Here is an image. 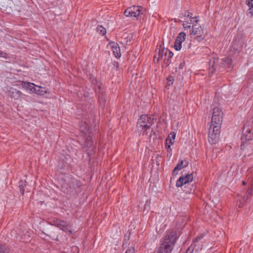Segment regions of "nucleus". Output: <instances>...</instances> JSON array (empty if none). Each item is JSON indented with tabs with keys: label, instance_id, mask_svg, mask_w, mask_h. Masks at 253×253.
I'll list each match as a JSON object with an SVG mask.
<instances>
[{
	"label": "nucleus",
	"instance_id": "36",
	"mask_svg": "<svg viewBox=\"0 0 253 253\" xmlns=\"http://www.w3.org/2000/svg\"><path fill=\"white\" fill-rule=\"evenodd\" d=\"M148 203H149V204H150V202H149V201H147L146 202V204H148Z\"/></svg>",
	"mask_w": 253,
	"mask_h": 253
},
{
	"label": "nucleus",
	"instance_id": "26",
	"mask_svg": "<svg viewBox=\"0 0 253 253\" xmlns=\"http://www.w3.org/2000/svg\"><path fill=\"white\" fill-rule=\"evenodd\" d=\"M97 31L102 35H104L106 33V29L102 26H99L97 27Z\"/></svg>",
	"mask_w": 253,
	"mask_h": 253
},
{
	"label": "nucleus",
	"instance_id": "9",
	"mask_svg": "<svg viewBox=\"0 0 253 253\" xmlns=\"http://www.w3.org/2000/svg\"><path fill=\"white\" fill-rule=\"evenodd\" d=\"M253 137V132L252 129L250 128H245L243 131L242 136L241 137L242 144L241 145V149L244 147V144L246 142L252 140Z\"/></svg>",
	"mask_w": 253,
	"mask_h": 253
},
{
	"label": "nucleus",
	"instance_id": "6",
	"mask_svg": "<svg viewBox=\"0 0 253 253\" xmlns=\"http://www.w3.org/2000/svg\"><path fill=\"white\" fill-rule=\"evenodd\" d=\"M222 111L218 107L212 109V117L211 124L220 126L221 122Z\"/></svg>",
	"mask_w": 253,
	"mask_h": 253
},
{
	"label": "nucleus",
	"instance_id": "1",
	"mask_svg": "<svg viewBox=\"0 0 253 253\" xmlns=\"http://www.w3.org/2000/svg\"><path fill=\"white\" fill-rule=\"evenodd\" d=\"M177 236L174 231H171L165 236L159 248L154 253H171Z\"/></svg>",
	"mask_w": 253,
	"mask_h": 253
},
{
	"label": "nucleus",
	"instance_id": "27",
	"mask_svg": "<svg viewBox=\"0 0 253 253\" xmlns=\"http://www.w3.org/2000/svg\"><path fill=\"white\" fill-rule=\"evenodd\" d=\"M8 249L4 245H0V253H8Z\"/></svg>",
	"mask_w": 253,
	"mask_h": 253
},
{
	"label": "nucleus",
	"instance_id": "32",
	"mask_svg": "<svg viewBox=\"0 0 253 253\" xmlns=\"http://www.w3.org/2000/svg\"><path fill=\"white\" fill-rule=\"evenodd\" d=\"M202 237H197L195 240V241H198L199 240H200L201 239Z\"/></svg>",
	"mask_w": 253,
	"mask_h": 253
},
{
	"label": "nucleus",
	"instance_id": "33",
	"mask_svg": "<svg viewBox=\"0 0 253 253\" xmlns=\"http://www.w3.org/2000/svg\"><path fill=\"white\" fill-rule=\"evenodd\" d=\"M185 253H192V252L189 249H188Z\"/></svg>",
	"mask_w": 253,
	"mask_h": 253
},
{
	"label": "nucleus",
	"instance_id": "31",
	"mask_svg": "<svg viewBox=\"0 0 253 253\" xmlns=\"http://www.w3.org/2000/svg\"><path fill=\"white\" fill-rule=\"evenodd\" d=\"M126 253H134V249L132 248V249H130L127 250L126 252Z\"/></svg>",
	"mask_w": 253,
	"mask_h": 253
},
{
	"label": "nucleus",
	"instance_id": "20",
	"mask_svg": "<svg viewBox=\"0 0 253 253\" xmlns=\"http://www.w3.org/2000/svg\"><path fill=\"white\" fill-rule=\"evenodd\" d=\"M81 130L85 134H87V132H89V126L86 123H83L80 126Z\"/></svg>",
	"mask_w": 253,
	"mask_h": 253
},
{
	"label": "nucleus",
	"instance_id": "13",
	"mask_svg": "<svg viewBox=\"0 0 253 253\" xmlns=\"http://www.w3.org/2000/svg\"><path fill=\"white\" fill-rule=\"evenodd\" d=\"M108 46L112 49L113 53L116 58H118L121 57L120 48L117 43L112 42L109 43Z\"/></svg>",
	"mask_w": 253,
	"mask_h": 253
},
{
	"label": "nucleus",
	"instance_id": "2",
	"mask_svg": "<svg viewBox=\"0 0 253 253\" xmlns=\"http://www.w3.org/2000/svg\"><path fill=\"white\" fill-rule=\"evenodd\" d=\"M154 119L148 115H143L140 117L137 123V130L141 133L149 128L154 123Z\"/></svg>",
	"mask_w": 253,
	"mask_h": 253
},
{
	"label": "nucleus",
	"instance_id": "29",
	"mask_svg": "<svg viewBox=\"0 0 253 253\" xmlns=\"http://www.w3.org/2000/svg\"><path fill=\"white\" fill-rule=\"evenodd\" d=\"M168 85H170L171 84H172V81H173V78L172 77H169L168 79Z\"/></svg>",
	"mask_w": 253,
	"mask_h": 253
},
{
	"label": "nucleus",
	"instance_id": "30",
	"mask_svg": "<svg viewBox=\"0 0 253 253\" xmlns=\"http://www.w3.org/2000/svg\"><path fill=\"white\" fill-rule=\"evenodd\" d=\"M0 57H3L4 58H6L7 54H6V53L3 52V51H0Z\"/></svg>",
	"mask_w": 253,
	"mask_h": 253
},
{
	"label": "nucleus",
	"instance_id": "19",
	"mask_svg": "<svg viewBox=\"0 0 253 253\" xmlns=\"http://www.w3.org/2000/svg\"><path fill=\"white\" fill-rule=\"evenodd\" d=\"M191 15L192 14L190 13V12H185L184 16L181 18L183 20H184V18H186V19H189L191 22H192V21H195L196 19H198L197 17H192Z\"/></svg>",
	"mask_w": 253,
	"mask_h": 253
},
{
	"label": "nucleus",
	"instance_id": "23",
	"mask_svg": "<svg viewBox=\"0 0 253 253\" xmlns=\"http://www.w3.org/2000/svg\"><path fill=\"white\" fill-rule=\"evenodd\" d=\"M24 87L27 89H29L33 92V90L36 88L34 86V84L30 83H25L24 84Z\"/></svg>",
	"mask_w": 253,
	"mask_h": 253
},
{
	"label": "nucleus",
	"instance_id": "3",
	"mask_svg": "<svg viewBox=\"0 0 253 253\" xmlns=\"http://www.w3.org/2000/svg\"><path fill=\"white\" fill-rule=\"evenodd\" d=\"M173 53L168 49H160L158 54L154 56V61L158 63L159 61L162 60L166 66L169 65L171 62V58Z\"/></svg>",
	"mask_w": 253,
	"mask_h": 253
},
{
	"label": "nucleus",
	"instance_id": "8",
	"mask_svg": "<svg viewBox=\"0 0 253 253\" xmlns=\"http://www.w3.org/2000/svg\"><path fill=\"white\" fill-rule=\"evenodd\" d=\"M53 224L65 232L72 233L71 225L67 222L58 219L53 220Z\"/></svg>",
	"mask_w": 253,
	"mask_h": 253
},
{
	"label": "nucleus",
	"instance_id": "5",
	"mask_svg": "<svg viewBox=\"0 0 253 253\" xmlns=\"http://www.w3.org/2000/svg\"><path fill=\"white\" fill-rule=\"evenodd\" d=\"M220 127L219 125H210L208 140L211 144H214L218 141L220 133Z\"/></svg>",
	"mask_w": 253,
	"mask_h": 253
},
{
	"label": "nucleus",
	"instance_id": "15",
	"mask_svg": "<svg viewBox=\"0 0 253 253\" xmlns=\"http://www.w3.org/2000/svg\"><path fill=\"white\" fill-rule=\"evenodd\" d=\"M94 146V143L91 140L90 136H88V137H87L86 139L84 144V146L87 148L86 149L87 151H88V152H89V151H91L92 150H93Z\"/></svg>",
	"mask_w": 253,
	"mask_h": 253
},
{
	"label": "nucleus",
	"instance_id": "17",
	"mask_svg": "<svg viewBox=\"0 0 253 253\" xmlns=\"http://www.w3.org/2000/svg\"><path fill=\"white\" fill-rule=\"evenodd\" d=\"M10 96L15 98H20L22 95V93L20 91L15 89H12L11 91H10Z\"/></svg>",
	"mask_w": 253,
	"mask_h": 253
},
{
	"label": "nucleus",
	"instance_id": "16",
	"mask_svg": "<svg viewBox=\"0 0 253 253\" xmlns=\"http://www.w3.org/2000/svg\"><path fill=\"white\" fill-rule=\"evenodd\" d=\"M221 63L224 67L230 68L232 66V59L229 57H225L222 59Z\"/></svg>",
	"mask_w": 253,
	"mask_h": 253
},
{
	"label": "nucleus",
	"instance_id": "25",
	"mask_svg": "<svg viewBox=\"0 0 253 253\" xmlns=\"http://www.w3.org/2000/svg\"><path fill=\"white\" fill-rule=\"evenodd\" d=\"M27 182L24 181H21L20 185H19V189H20V192L22 195H23L24 193V187L27 185Z\"/></svg>",
	"mask_w": 253,
	"mask_h": 253
},
{
	"label": "nucleus",
	"instance_id": "28",
	"mask_svg": "<svg viewBox=\"0 0 253 253\" xmlns=\"http://www.w3.org/2000/svg\"><path fill=\"white\" fill-rule=\"evenodd\" d=\"M248 192L250 195L253 194V181L252 182L251 187L249 189Z\"/></svg>",
	"mask_w": 253,
	"mask_h": 253
},
{
	"label": "nucleus",
	"instance_id": "18",
	"mask_svg": "<svg viewBox=\"0 0 253 253\" xmlns=\"http://www.w3.org/2000/svg\"><path fill=\"white\" fill-rule=\"evenodd\" d=\"M217 60H218L217 59H216L215 58H213V60L209 62V67H210L209 70H210V72H211V73H214V72L215 70V69L214 68V67L215 64L217 62Z\"/></svg>",
	"mask_w": 253,
	"mask_h": 253
},
{
	"label": "nucleus",
	"instance_id": "24",
	"mask_svg": "<svg viewBox=\"0 0 253 253\" xmlns=\"http://www.w3.org/2000/svg\"><path fill=\"white\" fill-rule=\"evenodd\" d=\"M248 4L249 6V13L250 14L251 16H253V0H248Z\"/></svg>",
	"mask_w": 253,
	"mask_h": 253
},
{
	"label": "nucleus",
	"instance_id": "22",
	"mask_svg": "<svg viewBox=\"0 0 253 253\" xmlns=\"http://www.w3.org/2000/svg\"><path fill=\"white\" fill-rule=\"evenodd\" d=\"M33 92L39 95H43L46 92L45 90L42 89V88L40 86H36V88L33 90Z\"/></svg>",
	"mask_w": 253,
	"mask_h": 253
},
{
	"label": "nucleus",
	"instance_id": "11",
	"mask_svg": "<svg viewBox=\"0 0 253 253\" xmlns=\"http://www.w3.org/2000/svg\"><path fill=\"white\" fill-rule=\"evenodd\" d=\"M185 36L186 34L183 32H181L179 34L176 38L174 45V47L175 50H179L181 49L182 47L181 43L183 42L184 41L185 39Z\"/></svg>",
	"mask_w": 253,
	"mask_h": 253
},
{
	"label": "nucleus",
	"instance_id": "14",
	"mask_svg": "<svg viewBox=\"0 0 253 253\" xmlns=\"http://www.w3.org/2000/svg\"><path fill=\"white\" fill-rule=\"evenodd\" d=\"M188 165V162L186 160H181L174 168L173 172L175 173L176 171H179L182 169L186 167Z\"/></svg>",
	"mask_w": 253,
	"mask_h": 253
},
{
	"label": "nucleus",
	"instance_id": "35",
	"mask_svg": "<svg viewBox=\"0 0 253 253\" xmlns=\"http://www.w3.org/2000/svg\"><path fill=\"white\" fill-rule=\"evenodd\" d=\"M99 102H100V103H104V101H102V102H101L100 99H99Z\"/></svg>",
	"mask_w": 253,
	"mask_h": 253
},
{
	"label": "nucleus",
	"instance_id": "34",
	"mask_svg": "<svg viewBox=\"0 0 253 253\" xmlns=\"http://www.w3.org/2000/svg\"><path fill=\"white\" fill-rule=\"evenodd\" d=\"M242 184H243V185H245V184H246V182H245V181H243L242 182Z\"/></svg>",
	"mask_w": 253,
	"mask_h": 253
},
{
	"label": "nucleus",
	"instance_id": "4",
	"mask_svg": "<svg viewBox=\"0 0 253 253\" xmlns=\"http://www.w3.org/2000/svg\"><path fill=\"white\" fill-rule=\"evenodd\" d=\"M199 19L195 20V23H193V26L190 34L193 36L194 38L198 41L204 39L206 32L204 27L198 23Z\"/></svg>",
	"mask_w": 253,
	"mask_h": 253
},
{
	"label": "nucleus",
	"instance_id": "10",
	"mask_svg": "<svg viewBox=\"0 0 253 253\" xmlns=\"http://www.w3.org/2000/svg\"><path fill=\"white\" fill-rule=\"evenodd\" d=\"M193 180L192 174H188L184 177H180L176 181V185L177 187H181L182 185L191 182Z\"/></svg>",
	"mask_w": 253,
	"mask_h": 253
},
{
	"label": "nucleus",
	"instance_id": "12",
	"mask_svg": "<svg viewBox=\"0 0 253 253\" xmlns=\"http://www.w3.org/2000/svg\"><path fill=\"white\" fill-rule=\"evenodd\" d=\"M175 136L176 134L175 132H171L166 139V147L167 148V151L169 152H170L171 151L170 145L174 143Z\"/></svg>",
	"mask_w": 253,
	"mask_h": 253
},
{
	"label": "nucleus",
	"instance_id": "7",
	"mask_svg": "<svg viewBox=\"0 0 253 253\" xmlns=\"http://www.w3.org/2000/svg\"><path fill=\"white\" fill-rule=\"evenodd\" d=\"M142 8L139 6H133L127 8L124 12V14L126 17H138L141 13Z\"/></svg>",
	"mask_w": 253,
	"mask_h": 253
},
{
	"label": "nucleus",
	"instance_id": "21",
	"mask_svg": "<svg viewBox=\"0 0 253 253\" xmlns=\"http://www.w3.org/2000/svg\"><path fill=\"white\" fill-rule=\"evenodd\" d=\"M183 22V26L185 29H189L191 27V24H193V23H195V21H192V22L190 21L189 19H186L184 18V20H182Z\"/></svg>",
	"mask_w": 253,
	"mask_h": 253
}]
</instances>
